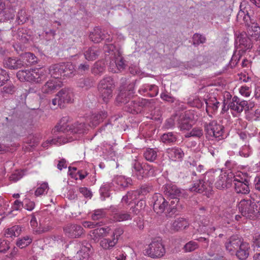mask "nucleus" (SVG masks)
Instances as JSON below:
<instances>
[{
  "label": "nucleus",
  "mask_w": 260,
  "mask_h": 260,
  "mask_svg": "<svg viewBox=\"0 0 260 260\" xmlns=\"http://www.w3.org/2000/svg\"><path fill=\"white\" fill-rule=\"evenodd\" d=\"M250 6L246 1L241 2L240 10L237 19L241 23H244L248 27V32L251 37L254 40L260 39V27L249 16Z\"/></svg>",
  "instance_id": "f257e3e1"
},
{
  "label": "nucleus",
  "mask_w": 260,
  "mask_h": 260,
  "mask_svg": "<svg viewBox=\"0 0 260 260\" xmlns=\"http://www.w3.org/2000/svg\"><path fill=\"white\" fill-rule=\"evenodd\" d=\"M103 49L107 61L110 60L109 71L113 73L122 71L125 67V64L120 51L116 49L112 44H106L104 46Z\"/></svg>",
  "instance_id": "f03ea898"
},
{
  "label": "nucleus",
  "mask_w": 260,
  "mask_h": 260,
  "mask_svg": "<svg viewBox=\"0 0 260 260\" xmlns=\"http://www.w3.org/2000/svg\"><path fill=\"white\" fill-rule=\"evenodd\" d=\"M134 93L133 90H130L127 92L121 91L116 100L119 103L126 104V110L128 112L135 114L140 112L143 107L148 106L150 103L148 100L144 99L129 101Z\"/></svg>",
  "instance_id": "7ed1b4c3"
},
{
  "label": "nucleus",
  "mask_w": 260,
  "mask_h": 260,
  "mask_svg": "<svg viewBox=\"0 0 260 260\" xmlns=\"http://www.w3.org/2000/svg\"><path fill=\"white\" fill-rule=\"evenodd\" d=\"M238 208L241 214L249 218L260 216V197L255 199H243L238 205Z\"/></svg>",
  "instance_id": "20e7f679"
},
{
  "label": "nucleus",
  "mask_w": 260,
  "mask_h": 260,
  "mask_svg": "<svg viewBox=\"0 0 260 260\" xmlns=\"http://www.w3.org/2000/svg\"><path fill=\"white\" fill-rule=\"evenodd\" d=\"M222 173V170L212 169L207 172L205 175L204 180H200L194 183L193 186L190 188L191 191L202 193L206 190L209 191L211 190L215 177L219 176Z\"/></svg>",
  "instance_id": "39448f33"
},
{
  "label": "nucleus",
  "mask_w": 260,
  "mask_h": 260,
  "mask_svg": "<svg viewBox=\"0 0 260 260\" xmlns=\"http://www.w3.org/2000/svg\"><path fill=\"white\" fill-rule=\"evenodd\" d=\"M194 116L191 115L190 111L182 113L179 117L177 115L168 119L165 122V127L167 129L173 127L176 120H179L178 125L181 130L190 129L193 123Z\"/></svg>",
  "instance_id": "423d86ee"
},
{
  "label": "nucleus",
  "mask_w": 260,
  "mask_h": 260,
  "mask_svg": "<svg viewBox=\"0 0 260 260\" xmlns=\"http://www.w3.org/2000/svg\"><path fill=\"white\" fill-rule=\"evenodd\" d=\"M115 86L114 81L110 77H105L99 82L98 91L100 97L105 103H107L112 98Z\"/></svg>",
  "instance_id": "0eeeda50"
},
{
  "label": "nucleus",
  "mask_w": 260,
  "mask_h": 260,
  "mask_svg": "<svg viewBox=\"0 0 260 260\" xmlns=\"http://www.w3.org/2000/svg\"><path fill=\"white\" fill-rule=\"evenodd\" d=\"M133 172L139 179L146 176H154L157 173L152 166L147 163L142 165L138 160H135L132 163Z\"/></svg>",
  "instance_id": "6e6552de"
},
{
  "label": "nucleus",
  "mask_w": 260,
  "mask_h": 260,
  "mask_svg": "<svg viewBox=\"0 0 260 260\" xmlns=\"http://www.w3.org/2000/svg\"><path fill=\"white\" fill-rule=\"evenodd\" d=\"M232 183L235 191L237 193L247 194L250 190L248 186V176L246 173L237 171L235 173V176Z\"/></svg>",
  "instance_id": "1a4fd4ad"
},
{
  "label": "nucleus",
  "mask_w": 260,
  "mask_h": 260,
  "mask_svg": "<svg viewBox=\"0 0 260 260\" xmlns=\"http://www.w3.org/2000/svg\"><path fill=\"white\" fill-rule=\"evenodd\" d=\"M152 202L153 204V209L157 214L162 213L166 210L168 213L173 212L176 207V205H174L175 201H171V205L169 206L168 202L162 194L158 193L153 195Z\"/></svg>",
  "instance_id": "9d476101"
},
{
  "label": "nucleus",
  "mask_w": 260,
  "mask_h": 260,
  "mask_svg": "<svg viewBox=\"0 0 260 260\" xmlns=\"http://www.w3.org/2000/svg\"><path fill=\"white\" fill-rule=\"evenodd\" d=\"M206 137L209 139L217 141L223 140L225 137L224 127L216 121H212L205 126Z\"/></svg>",
  "instance_id": "9b49d317"
},
{
  "label": "nucleus",
  "mask_w": 260,
  "mask_h": 260,
  "mask_svg": "<svg viewBox=\"0 0 260 260\" xmlns=\"http://www.w3.org/2000/svg\"><path fill=\"white\" fill-rule=\"evenodd\" d=\"M146 255L152 258L162 257L166 253V249L161 240H153L145 249Z\"/></svg>",
  "instance_id": "f8f14e48"
},
{
  "label": "nucleus",
  "mask_w": 260,
  "mask_h": 260,
  "mask_svg": "<svg viewBox=\"0 0 260 260\" xmlns=\"http://www.w3.org/2000/svg\"><path fill=\"white\" fill-rule=\"evenodd\" d=\"M234 176L235 173H226L222 171L215 183L216 187L219 189L230 187L232 185Z\"/></svg>",
  "instance_id": "ddd939ff"
},
{
  "label": "nucleus",
  "mask_w": 260,
  "mask_h": 260,
  "mask_svg": "<svg viewBox=\"0 0 260 260\" xmlns=\"http://www.w3.org/2000/svg\"><path fill=\"white\" fill-rule=\"evenodd\" d=\"M235 46V53L238 52V54L242 55V54L252 47L251 40L245 35L240 34L236 39Z\"/></svg>",
  "instance_id": "4468645a"
},
{
  "label": "nucleus",
  "mask_w": 260,
  "mask_h": 260,
  "mask_svg": "<svg viewBox=\"0 0 260 260\" xmlns=\"http://www.w3.org/2000/svg\"><path fill=\"white\" fill-rule=\"evenodd\" d=\"M204 101L206 105V112L209 116L217 111L220 103L212 94L206 93L204 96Z\"/></svg>",
  "instance_id": "2eb2a0df"
},
{
  "label": "nucleus",
  "mask_w": 260,
  "mask_h": 260,
  "mask_svg": "<svg viewBox=\"0 0 260 260\" xmlns=\"http://www.w3.org/2000/svg\"><path fill=\"white\" fill-rule=\"evenodd\" d=\"M246 105V101L242 100L237 96H234L229 105V109L233 115L236 117L244 110Z\"/></svg>",
  "instance_id": "dca6fc26"
},
{
  "label": "nucleus",
  "mask_w": 260,
  "mask_h": 260,
  "mask_svg": "<svg viewBox=\"0 0 260 260\" xmlns=\"http://www.w3.org/2000/svg\"><path fill=\"white\" fill-rule=\"evenodd\" d=\"M48 74V71L45 69L36 68L30 69V82L40 83L46 79Z\"/></svg>",
  "instance_id": "f3484780"
},
{
  "label": "nucleus",
  "mask_w": 260,
  "mask_h": 260,
  "mask_svg": "<svg viewBox=\"0 0 260 260\" xmlns=\"http://www.w3.org/2000/svg\"><path fill=\"white\" fill-rule=\"evenodd\" d=\"M63 231L68 237L76 238L80 237L83 233V228L79 225L68 224L63 228Z\"/></svg>",
  "instance_id": "a211bd4d"
},
{
  "label": "nucleus",
  "mask_w": 260,
  "mask_h": 260,
  "mask_svg": "<svg viewBox=\"0 0 260 260\" xmlns=\"http://www.w3.org/2000/svg\"><path fill=\"white\" fill-rule=\"evenodd\" d=\"M107 35H105L102 32L101 29L98 27H95L93 31H92L89 35V38L91 41L94 43H99L102 40H105L107 43H110L112 41V38H111L108 35V38H107Z\"/></svg>",
  "instance_id": "6ab92c4d"
},
{
  "label": "nucleus",
  "mask_w": 260,
  "mask_h": 260,
  "mask_svg": "<svg viewBox=\"0 0 260 260\" xmlns=\"http://www.w3.org/2000/svg\"><path fill=\"white\" fill-rule=\"evenodd\" d=\"M164 192L168 197L175 199V203L178 202L177 197L180 196L181 192L175 184L172 183H167L164 186Z\"/></svg>",
  "instance_id": "aec40b11"
},
{
  "label": "nucleus",
  "mask_w": 260,
  "mask_h": 260,
  "mask_svg": "<svg viewBox=\"0 0 260 260\" xmlns=\"http://www.w3.org/2000/svg\"><path fill=\"white\" fill-rule=\"evenodd\" d=\"M132 180L129 178H126L124 176H118L115 177L112 181L113 187L117 190L124 189L131 184Z\"/></svg>",
  "instance_id": "412c9836"
},
{
  "label": "nucleus",
  "mask_w": 260,
  "mask_h": 260,
  "mask_svg": "<svg viewBox=\"0 0 260 260\" xmlns=\"http://www.w3.org/2000/svg\"><path fill=\"white\" fill-rule=\"evenodd\" d=\"M62 85L59 80L51 79L48 80L42 87V92L44 93L50 94L55 90L60 88Z\"/></svg>",
  "instance_id": "4be33fe9"
},
{
  "label": "nucleus",
  "mask_w": 260,
  "mask_h": 260,
  "mask_svg": "<svg viewBox=\"0 0 260 260\" xmlns=\"http://www.w3.org/2000/svg\"><path fill=\"white\" fill-rule=\"evenodd\" d=\"M250 245L249 243L242 240L235 254L238 259L244 260L248 257Z\"/></svg>",
  "instance_id": "5701e85b"
},
{
  "label": "nucleus",
  "mask_w": 260,
  "mask_h": 260,
  "mask_svg": "<svg viewBox=\"0 0 260 260\" xmlns=\"http://www.w3.org/2000/svg\"><path fill=\"white\" fill-rule=\"evenodd\" d=\"M69 121V117H63L59 121V122L57 124V125L54 128V131L59 132H62L63 134L61 135V136H64L65 139H69L72 138L73 141L74 139H76V138H73L72 136H70L69 137H67V135L65 134L67 132H70V127L71 126H69V125L68 124V122Z\"/></svg>",
  "instance_id": "b1692460"
},
{
  "label": "nucleus",
  "mask_w": 260,
  "mask_h": 260,
  "mask_svg": "<svg viewBox=\"0 0 260 260\" xmlns=\"http://www.w3.org/2000/svg\"><path fill=\"white\" fill-rule=\"evenodd\" d=\"M107 116V113L105 111H102L99 113L92 114L86 119V121L88 122V126L91 127H95L100 122L106 118Z\"/></svg>",
  "instance_id": "393cba45"
},
{
  "label": "nucleus",
  "mask_w": 260,
  "mask_h": 260,
  "mask_svg": "<svg viewBox=\"0 0 260 260\" xmlns=\"http://www.w3.org/2000/svg\"><path fill=\"white\" fill-rule=\"evenodd\" d=\"M242 239L238 236H232L225 243V247L227 251L231 254H234L238 248L239 245Z\"/></svg>",
  "instance_id": "a878e982"
},
{
  "label": "nucleus",
  "mask_w": 260,
  "mask_h": 260,
  "mask_svg": "<svg viewBox=\"0 0 260 260\" xmlns=\"http://www.w3.org/2000/svg\"><path fill=\"white\" fill-rule=\"evenodd\" d=\"M167 154L169 158L175 161H180L182 160L184 153L181 148L172 147L167 149Z\"/></svg>",
  "instance_id": "bb28decb"
},
{
  "label": "nucleus",
  "mask_w": 260,
  "mask_h": 260,
  "mask_svg": "<svg viewBox=\"0 0 260 260\" xmlns=\"http://www.w3.org/2000/svg\"><path fill=\"white\" fill-rule=\"evenodd\" d=\"M56 96L60 98L62 104L72 103L74 101L73 90L69 88L62 89L57 93Z\"/></svg>",
  "instance_id": "cd10ccee"
},
{
  "label": "nucleus",
  "mask_w": 260,
  "mask_h": 260,
  "mask_svg": "<svg viewBox=\"0 0 260 260\" xmlns=\"http://www.w3.org/2000/svg\"><path fill=\"white\" fill-rule=\"evenodd\" d=\"M73 139H65L64 136H60L52 139L47 140L42 144V146L47 148L52 145H60L72 141Z\"/></svg>",
  "instance_id": "c85d7f7f"
},
{
  "label": "nucleus",
  "mask_w": 260,
  "mask_h": 260,
  "mask_svg": "<svg viewBox=\"0 0 260 260\" xmlns=\"http://www.w3.org/2000/svg\"><path fill=\"white\" fill-rule=\"evenodd\" d=\"M110 231L111 229L109 226L98 228L90 231V235L94 240H99L100 238L107 236Z\"/></svg>",
  "instance_id": "c756f323"
},
{
  "label": "nucleus",
  "mask_w": 260,
  "mask_h": 260,
  "mask_svg": "<svg viewBox=\"0 0 260 260\" xmlns=\"http://www.w3.org/2000/svg\"><path fill=\"white\" fill-rule=\"evenodd\" d=\"M21 60L15 57H8L4 59V65L10 69H17L22 67Z\"/></svg>",
  "instance_id": "7c9ffc66"
},
{
  "label": "nucleus",
  "mask_w": 260,
  "mask_h": 260,
  "mask_svg": "<svg viewBox=\"0 0 260 260\" xmlns=\"http://www.w3.org/2000/svg\"><path fill=\"white\" fill-rule=\"evenodd\" d=\"M88 125H86L83 121L75 122L70 127L71 134H84L88 130Z\"/></svg>",
  "instance_id": "2f4dec72"
},
{
  "label": "nucleus",
  "mask_w": 260,
  "mask_h": 260,
  "mask_svg": "<svg viewBox=\"0 0 260 260\" xmlns=\"http://www.w3.org/2000/svg\"><path fill=\"white\" fill-rule=\"evenodd\" d=\"M63 64L59 63L53 65L49 69V74L54 79L59 80V78L63 77L62 69H64Z\"/></svg>",
  "instance_id": "473e14b6"
},
{
  "label": "nucleus",
  "mask_w": 260,
  "mask_h": 260,
  "mask_svg": "<svg viewBox=\"0 0 260 260\" xmlns=\"http://www.w3.org/2000/svg\"><path fill=\"white\" fill-rule=\"evenodd\" d=\"M98 150L102 151L103 156L107 159L115 155L113 146L107 142L103 143Z\"/></svg>",
  "instance_id": "72a5a7b5"
},
{
  "label": "nucleus",
  "mask_w": 260,
  "mask_h": 260,
  "mask_svg": "<svg viewBox=\"0 0 260 260\" xmlns=\"http://www.w3.org/2000/svg\"><path fill=\"white\" fill-rule=\"evenodd\" d=\"M203 93L202 91L199 92V94L190 98L188 101V104L192 107L200 108L203 105Z\"/></svg>",
  "instance_id": "f704fd0d"
},
{
  "label": "nucleus",
  "mask_w": 260,
  "mask_h": 260,
  "mask_svg": "<svg viewBox=\"0 0 260 260\" xmlns=\"http://www.w3.org/2000/svg\"><path fill=\"white\" fill-rule=\"evenodd\" d=\"M91 246L88 243H84L82 244L81 249L78 252V254L80 260H88L91 251Z\"/></svg>",
  "instance_id": "c9c22d12"
},
{
  "label": "nucleus",
  "mask_w": 260,
  "mask_h": 260,
  "mask_svg": "<svg viewBox=\"0 0 260 260\" xmlns=\"http://www.w3.org/2000/svg\"><path fill=\"white\" fill-rule=\"evenodd\" d=\"M20 59L23 63L22 67L28 66L37 62V58L30 52H25L21 54Z\"/></svg>",
  "instance_id": "e433bc0d"
},
{
  "label": "nucleus",
  "mask_w": 260,
  "mask_h": 260,
  "mask_svg": "<svg viewBox=\"0 0 260 260\" xmlns=\"http://www.w3.org/2000/svg\"><path fill=\"white\" fill-rule=\"evenodd\" d=\"M84 57L88 60H95L99 55V50L95 47L86 48L84 52Z\"/></svg>",
  "instance_id": "4c0bfd02"
},
{
  "label": "nucleus",
  "mask_w": 260,
  "mask_h": 260,
  "mask_svg": "<svg viewBox=\"0 0 260 260\" xmlns=\"http://www.w3.org/2000/svg\"><path fill=\"white\" fill-rule=\"evenodd\" d=\"M189 225L187 220L182 217L175 219L172 223V229L178 231L183 230Z\"/></svg>",
  "instance_id": "58836bf2"
},
{
  "label": "nucleus",
  "mask_w": 260,
  "mask_h": 260,
  "mask_svg": "<svg viewBox=\"0 0 260 260\" xmlns=\"http://www.w3.org/2000/svg\"><path fill=\"white\" fill-rule=\"evenodd\" d=\"M140 196V192L137 190L130 191L123 196L121 202L126 204L130 205L133 201L136 200Z\"/></svg>",
  "instance_id": "ea45409f"
},
{
  "label": "nucleus",
  "mask_w": 260,
  "mask_h": 260,
  "mask_svg": "<svg viewBox=\"0 0 260 260\" xmlns=\"http://www.w3.org/2000/svg\"><path fill=\"white\" fill-rule=\"evenodd\" d=\"M118 242L117 239L112 238H103L100 241V246L105 250H110L114 247Z\"/></svg>",
  "instance_id": "a19ab883"
},
{
  "label": "nucleus",
  "mask_w": 260,
  "mask_h": 260,
  "mask_svg": "<svg viewBox=\"0 0 260 260\" xmlns=\"http://www.w3.org/2000/svg\"><path fill=\"white\" fill-rule=\"evenodd\" d=\"M21 232V228L18 225H14L8 228L5 231L4 235L7 238H14L18 236Z\"/></svg>",
  "instance_id": "79ce46f5"
},
{
  "label": "nucleus",
  "mask_w": 260,
  "mask_h": 260,
  "mask_svg": "<svg viewBox=\"0 0 260 260\" xmlns=\"http://www.w3.org/2000/svg\"><path fill=\"white\" fill-rule=\"evenodd\" d=\"M112 220L115 222H122L131 220L132 218L130 214L122 212L114 213L112 215Z\"/></svg>",
  "instance_id": "37998d69"
},
{
  "label": "nucleus",
  "mask_w": 260,
  "mask_h": 260,
  "mask_svg": "<svg viewBox=\"0 0 260 260\" xmlns=\"http://www.w3.org/2000/svg\"><path fill=\"white\" fill-rule=\"evenodd\" d=\"M76 171L77 169L75 167H69L68 174L72 178L77 179L78 177H79V179L81 180L84 179L88 174L86 172L78 171V172L76 173Z\"/></svg>",
  "instance_id": "c03bdc74"
},
{
  "label": "nucleus",
  "mask_w": 260,
  "mask_h": 260,
  "mask_svg": "<svg viewBox=\"0 0 260 260\" xmlns=\"http://www.w3.org/2000/svg\"><path fill=\"white\" fill-rule=\"evenodd\" d=\"M3 18H1V20H9L13 19L15 15V9L13 8H5L2 13Z\"/></svg>",
  "instance_id": "a18cd8bd"
},
{
  "label": "nucleus",
  "mask_w": 260,
  "mask_h": 260,
  "mask_svg": "<svg viewBox=\"0 0 260 260\" xmlns=\"http://www.w3.org/2000/svg\"><path fill=\"white\" fill-rule=\"evenodd\" d=\"M49 189L48 184L47 182H43L38 184V187L35 191L36 197H40L47 193Z\"/></svg>",
  "instance_id": "49530a36"
},
{
  "label": "nucleus",
  "mask_w": 260,
  "mask_h": 260,
  "mask_svg": "<svg viewBox=\"0 0 260 260\" xmlns=\"http://www.w3.org/2000/svg\"><path fill=\"white\" fill-rule=\"evenodd\" d=\"M157 151L152 148H147L144 153L145 159L149 161H154L157 157Z\"/></svg>",
  "instance_id": "de8ad7c7"
},
{
  "label": "nucleus",
  "mask_w": 260,
  "mask_h": 260,
  "mask_svg": "<svg viewBox=\"0 0 260 260\" xmlns=\"http://www.w3.org/2000/svg\"><path fill=\"white\" fill-rule=\"evenodd\" d=\"M30 69L20 70L17 73V77L20 81H28L30 82Z\"/></svg>",
  "instance_id": "09e8293b"
},
{
  "label": "nucleus",
  "mask_w": 260,
  "mask_h": 260,
  "mask_svg": "<svg viewBox=\"0 0 260 260\" xmlns=\"http://www.w3.org/2000/svg\"><path fill=\"white\" fill-rule=\"evenodd\" d=\"M31 242L32 238L28 236H25L17 240L16 245L20 248H23L29 245Z\"/></svg>",
  "instance_id": "8fccbe9b"
},
{
  "label": "nucleus",
  "mask_w": 260,
  "mask_h": 260,
  "mask_svg": "<svg viewBox=\"0 0 260 260\" xmlns=\"http://www.w3.org/2000/svg\"><path fill=\"white\" fill-rule=\"evenodd\" d=\"M105 68L104 63L102 61H98L94 63L91 71L94 75H99L105 71Z\"/></svg>",
  "instance_id": "3c124183"
},
{
  "label": "nucleus",
  "mask_w": 260,
  "mask_h": 260,
  "mask_svg": "<svg viewBox=\"0 0 260 260\" xmlns=\"http://www.w3.org/2000/svg\"><path fill=\"white\" fill-rule=\"evenodd\" d=\"M65 66L64 69H62L63 77H70L72 76L74 72V66L71 62L61 63Z\"/></svg>",
  "instance_id": "603ef678"
},
{
  "label": "nucleus",
  "mask_w": 260,
  "mask_h": 260,
  "mask_svg": "<svg viewBox=\"0 0 260 260\" xmlns=\"http://www.w3.org/2000/svg\"><path fill=\"white\" fill-rule=\"evenodd\" d=\"M176 136L172 132L164 134L161 137V141L165 143H170L176 141Z\"/></svg>",
  "instance_id": "864d4df0"
},
{
  "label": "nucleus",
  "mask_w": 260,
  "mask_h": 260,
  "mask_svg": "<svg viewBox=\"0 0 260 260\" xmlns=\"http://www.w3.org/2000/svg\"><path fill=\"white\" fill-rule=\"evenodd\" d=\"M111 187L110 184L105 183L100 189L101 198L102 200H105L106 198L109 197V190Z\"/></svg>",
  "instance_id": "5fc2aeb1"
},
{
  "label": "nucleus",
  "mask_w": 260,
  "mask_h": 260,
  "mask_svg": "<svg viewBox=\"0 0 260 260\" xmlns=\"http://www.w3.org/2000/svg\"><path fill=\"white\" fill-rule=\"evenodd\" d=\"M199 247V245L197 242L194 241H190L187 243L184 246V250L186 252L192 251Z\"/></svg>",
  "instance_id": "6e6d98bb"
},
{
  "label": "nucleus",
  "mask_w": 260,
  "mask_h": 260,
  "mask_svg": "<svg viewBox=\"0 0 260 260\" xmlns=\"http://www.w3.org/2000/svg\"><path fill=\"white\" fill-rule=\"evenodd\" d=\"M203 135V130L201 128H194L189 133L185 135L186 137H198L200 138Z\"/></svg>",
  "instance_id": "4d7b16f0"
},
{
  "label": "nucleus",
  "mask_w": 260,
  "mask_h": 260,
  "mask_svg": "<svg viewBox=\"0 0 260 260\" xmlns=\"http://www.w3.org/2000/svg\"><path fill=\"white\" fill-rule=\"evenodd\" d=\"M9 80V76L7 71L0 68V87L4 85Z\"/></svg>",
  "instance_id": "13d9d810"
},
{
  "label": "nucleus",
  "mask_w": 260,
  "mask_h": 260,
  "mask_svg": "<svg viewBox=\"0 0 260 260\" xmlns=\"http://www.w3.org/2000/svg\"><path fill=\"white\" fill-rule=\"evenodd\" d=\"M106 215L105 209L96 210L92 215V219L94 220H99L104 217Z\"/></svg>",
  "instance_id": "bf43d9fd"
},
{
  "label": "nucleus",
  "mask_w": 260,
  "mask_h": 260,
  "mask_svg": "<svg viewBox=\"0 0 260 260\" xmlns=\"http://www.w3.org/2000/svg\"><path fill=\"white\" fill-rule=\"evenodd\" d=\"M24 175L23 171H16L10 176V180L13 182H16L20 180Z\"/></svg>",
  "instance_id": "052dcab7"
},
{
  "label": "nucleus",
  "mask_w": 260,
  "mask_h": 260,
  "mask_svg": "<svg viewBox=\"0 0 260 260\" xmlns=\"http://www.w3.org/2000/svg\"><path fill=\"white\" fill-rule=\"evenodd\" d=\"M17 18L19 23H24L28 19V17L26 14L25 10L23 9L20 10L18 13Z\"/></svg>",
  "instance_id": "680f3d73"
},
{
  "label": "nucleus",
  "mask_w": 260,
  "mask_h": 260,
  "mask_svg": "<svg viewBox=\"0 0 260 260\" xmlns=\"http://www.w3.org/2000/svg\"><path fill=\"white\" fill-rule=\"evenodd\" d=\"M149 88L148 90V96L150 97H154L156 96L158 93V88L155 85L148 84Z\"/></svg>",
  "instance_id": "e2e57ef3"
},
{
  "label": "nucleus",
  "mask_w": 260,
  "mask_h": 260,
  "mask_svg": "<svg viewBox=\"0 0 260 260\" xmlns=\"http://www.w3.org/2000/svg\"><path fill=\"white\" fill-rule=\"evenodd\" d=\"M251 153V150L249 145H245L242 147L239 151V154L241 156L244 157H248Z\"/></svg>",
  "instance_id": "0e129e2a"
},
{
  "label": "nucleus",
  "mask_w": 260,
  "mask_h": 260,
  "mask_svg": "<svg viewBox=\"0 0 260 260\" xmlns=\"http://www.w3.org/2000/svg\"><path fill=\"white\" fill-rule=\"evenodd\" d=\"M145 201L141 199L136 205L135 207L134 208H133L132 211L135 214H138L141 210L145 208Z\"/></svg>",
  "instance_id": "69168bd1"
},
{
  "label": "nucleus",
  "mask_w": 260,
  "mask_h": 260,
  "mask_svg": "<svg viewBox=\"0 0 260 260\" xmlns=\"http://www.w3.org/2000/svg\"><path fill=\"white\" fill-rule=\"evenodd\" d=\"M192 40L194 45H198L204 43L205 41V38L199 34H195L193 36Z\"/></svg>",
  "instance_id": "338daca9"
},
{
  "label": "nucleus",
  "mask_w": 260,
  "mask_h": 260,
  "mask_svg": "<svg viewBox=\"0 0 260 260\" xmlns=\"http://www.w3.org/2000/svg\"><path fill=\"white\" fill-rule=\"evenodd\" d=\"M116 254L113 253V260H125L126 255L125 252L122 251H115Z\"/></svg>",
  "instance_id": "774afa93"
}]
</instances>
